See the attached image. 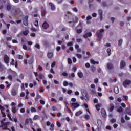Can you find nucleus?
I'll return each instance as SVG.
<instances>
[{"mask_svg": "<svg viewBox=\"0 0 131 131\" xmlns=\"http://www.w3.org/2000/svg\"><path fill=\"white\" fill-rule=\"evenodd\" d=\"M17 59H18L19 60H22V59H23V56L21 55H18L17 56Z\"/></svg>", "mask_w": 131, "mask_h": 131, "instance_id": "nucleus-42", "label": "nucleus"}, {"mask_svg": "<svg viewBox=\"0 0 131 131\" xmlns=\"http://www.w3.org/2000/svg\"><path fill=\"white\" fill-rule=\"evenodd\" d=\"M75 48L77 50V53H81V49L79 48V46L77 44L75 45Z\"/></svg>", "mask_w": 131, "mask_h": 131, "instance_id": "nucleus-17", "label": "nucleus"}, {"mask_svg": "<svg viewBox=\"0 0 131 131\" xmlns=\"http://www.w3.org/2000/svg\"><path fill=\"white\" fill-rule=\"evenodd\" d=\"M38 76L39 77V79H43V78L45 77V75H43L42 73H40Z\"/></svg>", "mask_w": 131, "mask_h": 131, "instance_id": "nucleus-25", "label": "nucleus"}, {"mask_svg": "<svg viewBox=\"0 0 131 131\" xmlns=\"http://www.w3.org/2000/svg\"><path fill=\"white\" fill-rule=\"evenodd\" d=\"M34 26H35L36 27H38V21L36 20L34 22Z\"/></svg>", "mask_w": 131, "mask_h": 131, "instance_id": "nucleus-59", "label": "nucleus"}, {"mask_svg": "<svg viewBox=\"0 0 131 131\" xmlns=\"http://www.w3.org/2000/svg\"><path fill=\"white\" fill-rule=\"evenodd\" d=\"M90 20H92V16H91V15L86 17L87 24H91V21H90Z\"/></svg>", "mask_w": 131, "mask_h": 131, "instance_id": "nucleus-22", "label": "nucleus"}, {"mask_svg": "<svg viewBox=\"0 0 131 131\" xmlns=\"http://www.w3.org/2000/svg\"><path fill=\"white\" fill-rule=\"evenodd\" d=\"M91 71L92 72H95V71H96V67L94 66H92L91 67Z\"/></svg>", "mask_w": 131, "mask_h": 131, "instance_id": "nucleus-38", "label": "nucleus"}, {"mask_svg": "<svg viewBox=\"0 0 131 131\" xmlns=\"http://www.w3.org/2000/svg\"><path fill=\"white\" fill-rule=\"evenodd\" d=\"M31 112L32 113H34V112H37V110L36 108H35V107H31L30 108Z\"/></svg>", "mask_w": 131, "mask_h": 131, "instance_id": "nucleus-31", "label": "nucleus"}, {"mask_svg": "<svg viewBox=\"0 0 131 131\" xmlns=\"http://www.w3.org/2000/svg\"><path fill=\"white\" fill-rule=\"evenodd\" d=\"M131 80L129 79H126L123 82V86L124 88H127L128 85H130Z\"/></svg>", "mask_w": 131, "mask_h": 131, "instance_id": "nucleus-3", "label": "nucleus"}, {"mask_svg": "<svg viewBox=\"0 0 131 131\" xmlns=\"http://www.w3.org/2000/svg\"><path fill=\"white\" fill-rule=\"evenodd\" d=\"M40 104L41 105H45V104H46V102L44 100L41 99L40 100Z\"/></svg>", "mask_w": 131, "mask_h": 131, "instance_id": "nucleus-58", "label": "nucleus"}, {"mask_svg": "<svg viewBox=\"0 0 131 131\" xmlns=\"http://www.w3.org/2000/svg\"><path fill=\"white\" fill-rule=\"evenodd\" d=\"M114 91L115 94H118L119 93V90L118 89V87L114 88Z\"/></svg>", "mask_w": 131, "mask_h": 131, "instance_id": "nucleus-26", "label": "nucleus"}, {"mask_svg": "<svg viewBox=\"0 0 131 131\" xmlns=\"http://www.w3.org/2000/svg\"><path fill=\"white\" fill-rule=\"evenodd\" d=\"M76 56L78 59H81V58H82V55L78 53L76 54Z\"/></svg>", "mask_w": 131, "mask_h": 131, "instance_id": "nucleus-36", "label": "nucleus"}, {"mask_svg": "<svg viewBox=\"0 0 131 131\" xmlns=\"http://www.w3.org/2000/svg\"><path fill=\"white\" fill-rule=\"evenodd\" d=\"M47 56L49 59H52L53 58V53L52 52H48L47 53Z\"/></svg>", "mask_w": 131, "mask_h": 131, "instance_id": "nucleus-23", "label": "nucleus"}, {"mask_svg": "<svg viewBox=\"0 0 131 131\" xmlns=\"http://www.w3.org/2000/svg\"><path fill=\"white\" fill-rule=\"evenodd\" d=\"M19 78L20 79H24V75L22 73H21L20 75H19Z\"/></svg>", "mask_w": 131, "mask_h": 131, "instance_id": "nucleus-57", "label": "nucleus"}, {"mask_svg": "<svg viewBox=\"0 0 131 131\" xmlns=\"http://www.w3.org/2000/svg\"><path fill=\"white\" fill-rule=\"evenodd\" d=\"M0 110L1 112H4V111H5V107L0 105Z\"/></svg>", "mask_w": 131, "mask_h": 131, "instance_id": "nucleus-50", "label": "nucleus"}, {"mask_svg": "<svg viewBox=\"0 0 131 131\" xmlns=\"http://www.w3.org/2000/svg\"><path fill=\"white\" fill-rule=\"evenodd\" d=\"M125 66H126V63L124 60H121L120 63V69H123Z\"/></svg>", "mask_w": 131, "mask_h": 131, "instance_id": "nucleus-11", "label": "nucleus"}, {"mask_svg": "<svg viewBox=\"0 0 131 131\" xmlns=\"http://www.w3.org/2000/svg\"><path fill=\"white\" fill-rule=\"evenodd\" d=\"M126 113H127V114H128V115H131V110L129 108H126Z\"/></svg>", "mask_w": 131, "mask_h": 131, "instance_id": "nucleus-30", "label": "nucleus"}, {"mask_svg": "<svg viewBox=\"0 0 131 131\" xmlns=\"http://www.w3.org/2000/svg\"><path fill=\"white\" fill-rule=\"evenodd\" d=\"M49 5L50 6V7H51V9L52 10V11H55L56 10V7H55V5H54V4L52 2H50L49 3Z\"/></svg>", "mask_w": 131, "mask_h": 131, "instance_id": "nucleus-16", "label": "nucleus"}, {"mask_svg": "<svg viewBox=\"0 0 131 131\" xmlns=\"http://www.w3.org/2000/svg\"><path fill=\"white\" fill-rule=\"evenodd\" d=\"M35 47H36V49H38V50H39L40 49V46L38 43L35 44Z\"/></svg>", "mask_w": 131, "mask_h": 131, "instance_id": "nucleus-49", "label": "nucleus"}, {"mask_svg": "<svg viewBox=\"0 0 131 131\" xmlns=\"http://www.w3.org/2000/svg\"><path fill=\"white\" fill-rule=\"evenodd\" d=\"M21 13V10L20 8H17L14 10V13L15 15H19Z\"/></svg>", "mask_w": 131, "mask_h": 131, "instance_id": "nucleus-18", "label": "nucleus"}, {"mask_svg": "<svg viewBox=\"0 0 131 131\" xmlns=\"http://www.w3.org/2000/svg\"><path fill=\"white\" fill-rule=\"evenodd\" d=\"M123 40H122V39H120L119 40H118V46L119 47H120L121 46V45H122V41Z\"/></svg>", "mask_w": 131, "mask_h": 131, "instance_id": "nucleus-35", "label": "nucleus"}, {"mask_svg": "<svg viewBox=\"0 0 131 131\" xmlns=\"http://www.w3.org/2000/svg\"><path fill=\"white\" fill-rule=\"evenodd\" d=\"M68 63L69 65H71V64H72V60L70 58L68 59Z\"/></svg>", "mask_w": 131, "mask_h": 131, "instance_id": "nucleus-44", "label": "nucleus"}, {"mask_svg": "<svg viewBox=\"0 0 131 131\" xmlns=\"http://www.w3.org/2000/svg\"><path fill=\"white\" fill-rule=\"evenodd\" d=\"M16 103L14 102H12L11 104V106L12 107V113H14V114H15V113H16V112H17V109L16 108Z\"/></svg>", "mask_w": 131, "mask_h": 131, "instance_id": "nucleus-6", "label": "nucleus"}, {"mask_svg": "<svg viewBox=\"0 0 131 131\" xmlns=\"http://www.w3.org/2000/svg\"><path fill=\"white\" fill-rule=\"evenodd\" d=\"M106 68L108 70H113L114 69V66L112 63H107L106 64Z\"/></svg>", "mask_w": 131, "mask_h": 131, "instance_id": "nucleus-10", "label": "nucleus"}, {"mask_svg": "<svg viewBox=\"0 0 131 131\" xmlns=\"http://www.w3.org/2000/svg\"><path fill=\"white\" fill-rule=\"evenodd\" d=\"M12 36H10V37H7L6 38V40L7 41H11V40H12Z\"/></svg>", "mask_w": 131, "mask_h": 131, "instance_id": "nucleus-46", "label": "nucleus"}, {"mask_svg": "<svg viewBox=\"0 0 131 131\" xmlns=\"http://www.w3.org/2000/svg\"><path fill=\"white\" fill-rule=\"evenodd\" d=\"M38 119H39V116H38L37 115H34V116L33 117V120H37Z\"/></svg>", "mask_w": 131, "mask_h": 131, "instance_id": "nucleus-32", "label": "nucleus"}, {"mask_svg": "<svg viewBox=\"0 0 131 131\" xmlns=\"http://www.w3.org/2000/svg\"><path fill=\"white\" fill-rule=\"evenodd\" d=\"M90 63L91 64H93V65H96V64H97V65L99 64V61H95V60H94V59H91L90 60Z\"/></svg>", "mask_w": 131, "mask_h": 131, "instance_id": "nucleus-19", "label": "nucleus"}, {"mask_svg": "<svg viewBox=\"0 0 131 131\" xmlns=\"http://www.w3.org/2000/svg\"><path fill=\"white\" fill-rule=\"evenodd\" d=\"M71 107L72 110L74 111L75 109H77V108H78V107H79V104L77 103H72L71 104Z\"/></svg>", "mask_w": 131, "mask_h": 131, "instance_id": "nucleus-5", "label": "nucleus"}, {"mask_svg": "<svg viewBox=\"0 0 131 131\" xmlns=\"http://www.w3.org/2000/svg\"><path fill=\"white\" fill-rule=\"evenodd\" d=\"M103 32H104V29H101L100 30H98L96 32V35L98 38V40L101 41L102 40V37H103Z\"/></svg>", "mask_w": 131, "mask_h": 131, "instance_id": "nucleus-1", "label": "nucleus"}, {"mask_svg": "<svg viewBox=\"0 0 131 131\" xmlns=\"http://www.w3.org/2000/svg\"><path fill=\"white\" fill-rule=\"evenodd\" d=\"M28 63L29 64V65H31L32 64H33V59H30L28 61Z\"/></svg>", "mask_w": 131, "mask_h": 131, "instance_id": "nucleus-52", "label": "nucleus"}, {"mask_svg": "<svg viewBox=\"0 0 131 131\" xmlns=\"http://www.w3.org/2000/svg\"><path fill=\"white\" fill-rule=\"evenodd\" d=\"M83 23L82 21H80L78 26L76 27V29H81L82 30V25Z\"/></svg>", "mask_w": 131, "mask_h": 131, "instance_id": "nucleus-15", "label": "nucleus"}, {"mask_svg": "<svg viewBox=\"0 0 131 131\" xmlns=\"http://www.w3.org/2000/svg\"><path fill=\"white\" fill-rule=\"evenodd\" d=\"M56 66V61H53L51 64V68H54Z\"/></svg>", "mask_w": 131, "mask_h": 131, "instance_id": "nucleus-51", "label": "nucleus"}, {"mask_svg": "<svg viewBox=\"0 0 131 131\" xmlns=\"http://www.w3.org/2000/svg\"><path fill=\"white\" fill-rule=\"evenodd\" d=\"M61 75H62V76H67L68 75V73L65 72H63Z\"/></svg>", "mask_w": 131, "mask_h": 131, "instance_id": "nucleus-62", "label": "nucleus"}, {"mask_svg": "<svg viewBox=\"0 0 131 131\" xmlns=\"http://www.w3.org/2000/svg\"><path fill=\"white\" fill-rule=\"evenodd\" d=\"M95 107H96V110H97V111H99L100 107H101V105H100V104H97L95 106Z\"/></svg>", "mask_w": 131, "mask_h": 131, "instance_id": "nucleus-41", "label": "nucleus"}, {"mask_svg": "<svg viewBox=\"0 0 131 131\" xmlns=\"http://www.w3.org/2000/svg\"><path fill=\"white\" fill-rule=\"evenodd\" d=\"M125 119H126V120H129V119H130V118H129V117L127 116V115H125Z\"/></svg>", "mask_w": 131, "mask_h": 131, "instance_id": "nucleus-64", "label": "nucleus"}, {"mask_svg": "<svg viewBox=\"0 0 131 131\" xmlns=\"http://www.w3.org/2000/svg\"><path fill=\"white\" fill-rule=\"evenodd\" d=\"M117 112L119 113L123 112V109L122 107H120L117 109Z\"/></svg>", "mask_w": 131, "mask_h": 131, "instance_id": "nucleus-40", "label": "nucleus"}, {"mask_svg": "<svg viewBox=\"0 0 131 131\" xmlns=\"http://www.w3.org/2000/svg\"><path fill=\"white\" fill-rule=\"evenodd\" d=\"M98 15H103V10H98Z\"/></svg>", "mask_w": 131, "mask_h": 131, "instance_id": "nucleus-47", "label": "nucleus"}, {"mask_svg": "<svg viewBox=\"0 0 131 131\" xmlns=\"http://www.w3.org/2000/svg\"><path fill=\"white\" fill-rule=\"evenodd\" d=\"M11 95L13 96H16V95H17V92L16 91V90L15 89H12Z\"/></svg>", "mask_w": 131, "mask_h": 131, "instance_id": "nucleus-20", "label": "nucleus"}, {"mask_svg": "<svg viewBox=\"0 0 131 131\" xmlns=\"http://www.w3.org/2000/svg\"><path fill=\"white\" fill-rule=\"evenodd\" d=\"M10 65L12 66H15V68H18V61L16 60L15 62L14 58H12L11 59V62H10Z\"/></svg>", "mask_w": 131, "mask_h": 131, "instance_id": "nucleus-8", "label": "nucleus"}, {"mask_svg": "<svg viewBox=\"0 0 131 131\" xmlns=\"http://www.w3.org/2000/svg\"><path fill=\"white\" fill-rule=\"evenodd\" d=\"M6 9H7V11H11V9H12V5H11L10 4L7 5Z\"/></svg>", "mask_w": 131, "mask_h": 131, "instance_id": "nucleus-29", "label": "nucleus"}, {"mask_svg": "<svg viewBox=\"0 0 131 131\" xmlns=\"http://www.w3.org/2000/svg\"><path fill=\"white\" fill-rule=\"evenodd\" d=\"M46 14H47V11H46V10H41V16L42 17H45Z\"/></svg>", "mask_w": 131, "mask_h": 131, "instance_id": "nucleus-28", "label": "nucleus"}, {"mask_svg": "<svg viewBox=\"0 0 131 131\" xmlns=\"http://www.w3.org/2000/svg\"><path fill=\"white\" fill-rule=\"evenodd\" d=\"M76 33L78 34H79L80 33H81L82 32V30L81 29H76Z\"/></svg>", "mask_w": 131, "mask_h": 131, "instance_id": "nucleus-33", "label": "nucleus"}, {"mask_svg": "<svg viewBox=\"0 0 131 131\" xmlns=\"http://www.w3.org/2000/svg\"><path fill=\"white\" fill-rule=\"evenodd\" d=\"M121 123H125V120H124V118H123V117H121Z\"/></svg>", "mask_w": 131, "mask_h": 131, "instance_id": "nucleus-55", "label": "nucleus"}, {"mask_svg": "<svg viewBox=\"0 0 131 131\" xmlns=\"http://www.w3.org/2000/svg\"><path fill=\"white\" fill-rule=\"evenodd\" d=\"M68 82H67V81H64L63 82V86H67V85H68Z\"/></svg>", "mask_w": 131, "mask_h": 131, "instance_id": "nucleus-53", "label": "nucleus"}, {"mask_svg": "<svg viewBox=\"0 0 131 131\" xmlns=\"http://www.w3.org/2000/svg\"><path fill=\"white\" fill-rule=\"evenodd\" d=\"M5 83L7 84L6 88H10V86H11V84H9V81H6Z\"/></svg>", "mask_w": 131, "mask_h": 131, "instance_id": "nucleus-60", "label": "nucleus"}, {"mask_svg": "<svg viewBox=\"0 0 131 131\" xmlns=\"http://www.w3.org/2000/svg\"><path fill=\"white\" fill-rule=\"evenodd\" d=\"M101 113L102 116L104 118H106V117H107V113H106V110L104 108H102L101 110Z\"/></svg>", "mask_w": 131, "mask_h": 131, "instance_id": "nucleus-12", "label": "nucleus"}, {"mask_svg": "<svg viewBox=\"0 0 131 131\" xmlns=\"http://www.w3.org/2000/svg\"><path fill=\"white\" fill-rule=\"evenodd\" d=\"M28 32H29L28 30H25L23 32V33L24 35L26 36V35H28Z\"/></svg>", "mask_w": 131, "mask_h": 131, "instance_id": "nucleus-43", "label": "nucleus"}, {"mask_svg": "<svg viewBox=\"0 0 131 131\" xmlns=\"http://www.w3.org/2000/svg\"><path fill=\"white\" fill-rule=\"evenodd\" d=\"M77 70V68H76V67H73L72 69L73 72H76Z\"/></svg>", "mask_w": 131, "mask_h": 131, "instance_id": "nucleus-48", "label": "nucleus"}, {"mask_svg": "<svg viewBox=\"0 0 131 131\" xmlns=\"http://www.w3.org/2000/svg\"><path fill=\"white\" fill-rule=\"evenodd\" d=\"M1 125H0V128H4V129H7V125H9L10 124V122H4V121H1Z\"/></svg>", "mask_w": 131, "mask_h": 131, "instance_id": "nucleus-2", "label": "nucleus"}, {"mask_svg": "<svg viewBox=\"0 0 131 131\" xmlns=\"http://www.w3.org/2000/svg\"><path fill=\"white\" fill-rule=\"evenodd\" d=\"M23 22L25 26H27L28 25V16H26L23 17Z\"/></svg>", "mask_w": 131, "mask_h": 131, "instance_id": "nucleus-7", "label": "nucleus"}, {"mask_svg": "<svg viewBox=\"0 0 131 131\" xmlns=\"http://www.w3.org/2000/svg\"><path fill=\"white\" fill-rule=\"evenodd\" d=\"M98 126H101L102 125V121L100 119L97 120Z\"/></svg>", "mask_w": 131, "mask_h": 131, "instance_id": "nucleus-34", "label": "nucleus"}, {"mask_svg": "<svg viewBox=\"0 0 131 131\" xmlns=\"http://www.w3.org/2000/svg\"><path fill=\"white\" fill-rule=\"evenodd\" d=\"M92 35V33L91 32H89L84 34L83 35V37H84V38H88V37H91Z\"/></svg>", "mask_w": 131, "mask_h": 131, "instance_id": "nucleus-14", "label": "nucleus"}, {"mask_svg": "<svg viewBox=\"0 0 131 131\" xmlns=\"http://www.w3.org/2000/svg\"><path fill=\"white\" fill-rule=\"evenodd\" d=\"M84 118L86 119V120H89L90 118V115H85Z\"/></svg>", "mask_w": 131, "mask_h": 131, "instance_id": "nucleus-45", "label": "nucleus"}, {"mask_svg": "<svg viewBox=\"0 0 131 131\" xmlns=\"http://www.w3.org/2000/svg\"><path fill=\"white\" fill-rule=\"evenodd\" d=\"M76 41H77V42H82L83 40L81 38H77L76 39Z\"/></svg>", "mask_w": 131, "mask_h": 131, "instance_id": "nucleus-56", "label": "nucleus"}, {"mask_svg": "<svg viewBox=\"0 0 131 131\" xmlns=\"http://www.w3.org/2000/svg\"><path fill=\"white\" fill-rule=\"evenodd\" d=\"M123 98L126 101H127L128 100V97L126 95H123Z\"/></svg>", "mask_w": 131, "mask_h": 131, "instance_id": "nucleus-61", "label": "nucleus"}, {"mask_svg": "<svg viewBox=\"0 0 131 131\" xmlns=\"http://www.w3.org/2000/svg\"><path fill=\"white\" fill-rule=\"evenodd\" d=\"M77 75L79 78H82V77H83V73H82L81 72H78Z\"/></svg>", "mask_w": 131, "mask_h": 131, "instance_id": "nucleus-24", "label": "nucleus"}, {"mask_svg": "<svg viewBox=\"0 0 131 131\" xmlns=\"http://www.w3.org/2000/svg\"><path fill=\"white\" fill-rule=\"evenodd\" d=\"M110 109H109V111L110 112H112V111H113V110H114V105H113V104L111 103L110 104Z\"/></svg>", "mask_w": 131, "mask_h": 131, "instance_id": "nucleus-21", "label": "nucleus"}, {"mask_svg": "<svg viewBox=\"0 0 131 131\" xmlns=\"http://www.w3.org/2000/svg\"><path fill=\"white\" fill-rule=\"evenodd\" d=\"M7 116L9 118L10 120H11V121H13V119H12V118L11 117V114L8 113L7 114Z\"/></svg>", "mask_w": 131, "mask_h": 131, "instance_id": "nucleus-54", "label": "nucleus"}, {"mask_svg": "<svg viewBox=\"0 0 131 131\" xmlns=\"http://www.w3.org/2000/svg\"><path fill=\"white\" fill-rule=\"evenodd\" d=\"M42 27L43 28V29H47L50 27V25L47 23V21H45L42 25Z\"/></svg>", "mask_w": 131, "mask_h": 131, "instance_id": "nucleus-13", "label": "nucleus"}, {"mask_svg": "<svg viewBox=\"0 0 131 131\" xmlns=\"http://www.w3.org/2000/svg\"><path fill=\"white\" fill-rule=\"evenodd\" d=\"M81 114H82V111H79L75 113V116H79Z\"/></svg>", "mask_w": 131, "mask_h": 131, "instance_id": "nucleus-27", "label": "nucleus"}, {"mask_svg": "<svg viewBox=\"0 0 131 131\" xmlns=\"http://www.w3.org/2000/svg\"><path fill=\"white\" fill-rule=\"evenodd\" d=\"M72 46H73V41H70L67 43V47H72Z\"/></svg>", "mask_w": 131, "mask_h": 131, "instance_id": "nucleus-39", "label": "nucleus"}, {"mask_svg": "<svg viewBox=\"0 0 131 131\" xmlns=\"http://www.w3.org/2000/svg\"><path fill=\"white\" fill-rule=\"evenodd\" d=\"M20 112L21 113H24L25 112V108H21L20 110Z\"/></svg>", "mask_w": 131, "mask_h": 131, "instance_id": "nucleus-63", "label": "nucleus"}, {"mask_svg": "<svg viewBox=\"0 0 131 131\" xmlns=\"http://www.w3.org/2000/svg\"><path fill=\"white\" fill-rule=\"evenodd\" d=\"M82 95H85V97L86 98L85 101H88L90 100V96H89V93H88V91L86 90H83L82 92Z\"/></svg>", "mask_w": 131, "mask_h": 131, "instance_id": "nucleus-9", "label": "nucleus"}, {"mask_svg": "<svg viewBox=\"0 0 131 131\" xmlns=\"http://www.w3.org/2000/svg\"><path fill=\"white\" fill-rule=\"evenodd\" d=\"M3 59L5 63H6L7 66H9V63H10V57L6 54L4 55Z\"/></svg>", "mask_w": 131, "mask_h": 131, "instance_id": "nucleus-4", "label": "nucleus"}, {"mask_svg": "<svg viewBox=\"0 0 131 131\" xmlns=\"http://www.w3.org/2000/svg\"><path fill=\"white\" fill-rule=\"evenodd\" d=\"M106 52L108 54V56H110V55H111V49L110 48H108L107 50H106Z\"/></svg>", "mask_w": 131, "mask_h": 131, "instance_id": "nucleus-37", "label": "nucleus"}]
</instances>
